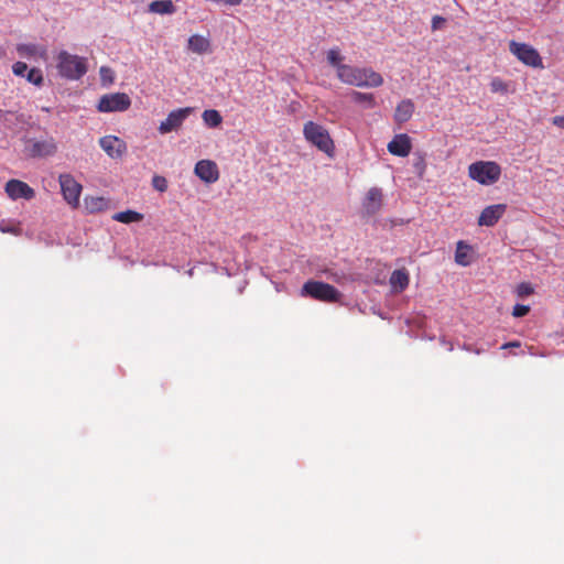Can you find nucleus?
Instances as JSON below:
<instances>
[{
  "instance_id": "nucleus-9",
  "label": "nucleus",
  "mask_w": 564,
  "mask_h": 564,
  "mask_svg": "<svg viewBox=\"0 0 564 564\" xmlns=\"http://www.w3.org/2000/svg\"><path fill=\"white\" fill-rule=\"evenodd\" d=\"M191 112L192 108L189 107L178 108L176 110L171 111L167 115L166 119L160 123L158 128L159 132L161 134H166L172 131L178 130L182 127L185 119L191 115Z\"/></svg>"
},
{
  "instance_id": "nucleus-33",
  "label": "nucleus",
  "mask_w": 564,
  "mask_h": 564,
  "mask_svg": "<svg viewBox=\"0 0 564 564\" xmlns=\"http://www.w3.org/2000/svg\"><path fill=\"white\" fill-rule=\"evenodd\" d=\"M99 74L104 84H111L113 82V72L110 67L101 66Z\"/></svg>"
},
{
  "instance_id": "nucleus-15",
  "label": "nucleus",
  "mask_w": 564,
  "mask_h": 564,
  "mask_svg": "<svg viewBox=\"0 0 564 564\" xmlns=\"http://www.w3.org/2000/svg\"><path fill=\"white\" fill-rule=\"evenodd\" d=\"M506 209L507 206L505 204H496L486 207L478 218V225L487 227L496 225L503 216Z\"/></svg>"
},
{
  "instance_id": "nucleus-26",
  "label": "nucleus",
  "mask_w": 564,
  "mask_h": 564,
  "mask_svg": "<svg viewBox=\"0 0 564 564\" xmlns=\"http://www.w3.org/2000/svg\"><path fill=\"white\" fill-rule=\"evenodd\" d=\"M112 219L122 224H130L141 221L143 219V215L134 210H126L116 213L112 216Z\"/></svg>"
},
{
  "instance_id": "nucleus-11",
  "label": "nucleus",
  "mask_w": 564,
  "mask_h": 564,
  "mask_svg": "<svg viewBox=\"0 0 564 564\" xmlns=\"http://www.w3.org/2000/svg\"><path fill=\"white\" fill-rule=\"evenodd\" d=\"M26 150L29 155L32 158H46L52 156L57 152V144L53 138L31 140Z\"/></svg>"
},
{
  "instance_id": "nucleus-37",
  "label": "nucleus",
  "mask_w": 564,
  "mask_h": 564,
  "mask_svg": "<svg viewBox=\"0 0 564 564\" xmlns=\"http://www.w3.org/2000/svg\"><path fill=\"white\" fill-rule=\"evenodd\" d=\"M213 2L218 4H225L229 7H237L242 3V0H213Z\"/></svg>"
},
{
  "instance_id": "nucleus-38",
  "label": "nucleus",
  "mask_w": 564,
  "mask_h": 564,
  "mask_svg": "<svg viewBox=\"0 0 564 564\" xmlns=\"http://www.w3.org/2000/svg\"><path fill=\"white\" fill-rule=\"evenodd\" d=\"M445 22V19L440 17V15H435L433 17L432 19V29L433 30H437L440 28L441 24H443Z\"/></svg>"
},
{
  "instance_id": "nucleus-17",
  "label": "nucleus",
  "mask_w": 564,
  "mask_h": 564,
  "mask_svg": "<svg viewBox=\"0 0 564 564\" xmlns=\"http://www.w3.org/2000/svg\"><path fill=\"white\" fill-rule=\"evenodd\" d=\"M17 52L20 56L31 58L39 57L42 59L47 58V50L45 46L29 43V44H18Z\"/></svg>"
},
{
  "instance_id": "nucleus-18",
  "label": "nucleus",
  "mask_w": 564,
  "mask_h": 564,
  "mask_svg": "<svg viewBox=\"0 0 564 564\" xmlns=\"http://www.w3.org/2000/svg\"><path fill=\"white\" fill-rule=\"evenodd\" d=\"M84 207L89 214L101 213L109 209L110 200L104 196H86Z\"/></svg>"
},
{
  "instance_id": "nucleus-13",
  "label": "nucleus",
  "mask_w": 564,
  "mask_h": 564,
  "mask_svg": "<svg viewBox=\"0 0 564 564\" xmlns=\"http://www.w3.org/2000/svg\"><path fill=\"white\" fill-rule=\"evenodd\" d=\"M194 172L205 183H215L219 178L217 164L210 160H200L196 163Z\"/></svg>"
},
{
  "instance_id": "nucleus-40",
  "label": "nucleus",
  "mask_w": 564,
  "mask_h": 564,
  "mask_svg": "<svg viewBox=\"0 0 564 564\" xmlns=\"http://www.w3.org/2000/svg\"><path fill=\"white\" fill-rule=\"evenodd\" d=\"M520 341H509V343H506L501 346V349H507V348H511V347H520Z\"/></svg>"
},
{
  "instance_id": "nucleus-10",
  "label": "nucleus",
  "mask_w": 564,
  "mask_h": 564,
  "mask_svg": "<svg viewBox=\"0 0 564 564\" xmlns=\"http://www.w3.org/2000/svg\"><path fill=\"white\" fill-rule=\"evenodd\" d=\"M4 192L12 200L20 198L31 200L35 197V191L28 183L17 178L9 180L6 183Z\"/></svg>"
},
{
  "instance_id": "nucleus-22",
  "label": "nucleus",
  "mask_w": 564,
  "mask_h": 564,
  "mask_svg": "<svg viewBox=\"0 0 564 564\" xmlns=\"http://www.w3.org/2000/svg\"><path fill=\"white\" fill-rule=\"evenodd\" d=\"M328 64L336 69V76L339 78L340 67H348V64H344V56L338 47L328 50L326 55Z\"/></svg>"
},
{
  "instance_id": "nucleus-12",
  "label": "nucleus",
  "mask_w": 564,
  "mask_h": 564,
  "mask_svg": "<svg viewBox=\"0 0 564 564\" xmlns=\"http://www.w3.org/2000/svg\"><path fill=\"white\" fill-rule=\"evenodd\" d=\"M383 205L382 189L379 187H371L367 192L362 202V213L366 216H373L380 212Z\"/></svg>"
},
{
  "instance_id": "nucleus-34",
  "label": "nucleus",
  "mask_w": 564,
  "mask_h": 564,
  "mask_svg": "<svg viewBox=\"0 0 564 564\" xmlns=\"http://www.w3.org/2000/svg\"><path fill=\"white\" fill-rule=\"evenodd\" d=\"M152 185L159 192H165L167 189V181L163 176L155 175L152 178Z\"/></svg>"
},
{
  "instance_id": "nucleus-4",
  "label": "nucleus",
  "mask_w": 564,
  "mask_h": 564,
  "mask_svg": "<svg viewBox=\"0 0 564 564\" xmlns=\"http://www.w3.org/2000/svg\"><path fill=\"white\" fill-rule=\"evenodd\" d=\"M301 296L326 303H336L340 301L341 293L328 283L308 280L301 289Z\"/></svg>"
},
{
  "instance_id": "nucleus-21",
  "label": "nucleus",
  "mask_w": 564,
  "mask_h": 564,
  "mask_svg": "<svg viewBox=\"0 0 564 564\" xmlns=\"http://www.w3.org/2000/svg\"><path fill=\"white\" fill-rule=\"evenodd\" d=\"M149 11L158 14H173L176 8L172 0H155L149 4Z\"/></svg>"
},
{
  "instance_id": "nucleus-42",
  "label": "nucleus",
  "mask_w": 564,
  "mask_h": 564,
  "mask_svg": "<svg viewBox=\"0 0 564 564\" xmlns=\"http://www.w3.org/2000/svg\"><path fill=\"white\" fill-rule=\"evenodd\" d=\"M4 111L0 109V120L4 117Z\"/></svg>"
},
{
  "instance_id": "nucleus-23",
  "label": "nucleus",
  "mask_w": 564,
  "mask_h": 564,
  "mask_svg": "<svg viewBox=\"0 0 564 564\" xmlns=\"http://www.w3.org/2000/svg\"><path fill=\"white\" fill-rule=\"evenodd\" d=\"M209 41L198 34L192 35L188 39V50L197 54L206 53L209 50Z\"/></svg>"
},
{
  "instance_id": "nucleus-16",
  "label": "nucleus",
  "mask_w": 564,
  "mask_h": 564,
  "mask_svg": "<svg viewBox=\"0 0 564 564\" xmlns=\"http://www.w3.org/2000/svg\"><path fill=\"white\" fill-rule=\"evenodd\" d=\"M412 144L411 139L408 134H397L389 143L388 151L397 156H408L411 152Z\"/></svg>"
},
{
  "instance_id": "nucleus-27",
  "label": "nucleus",
  "mask_w": 564,
  "mask_h": 564,
  "mask_svg": "<svg viewBox=\"0 0 564 564\" xmlns=\"http://www.w3.org/2000/svg\"><path fill=\"white\" fill-rule=\"evenodd\" d=\"M202 118L206 126L216 128L223 122V117L218 110L207 109L203 112Z\"/></svg>"
},
{
  "instance_id": "nucleus-29",
  "label": "nucleus",
  "mask_w": 564,
  "mask_h": 564,
  "mask_svg": "<svg viewBox=\"0 0 564 564\" xmlns=\"http://www.w3.org/2000/svg\"><path fill=\"white\" fill-rule=\"evenodd\" d=\"M490 89L492 93L507 94L508 93V84L503 82L499 77H495L490 82Z\"/></svg>"
},
{
  "instance_id": "nucleus-7",
  "label": "nucleus",
  "mask_w": 564,
  "mask_h": 564,
  "mask_svg": "<svg viewBox=\"0 0 564 564\" xmlns=\"http://www.w3.org/2000/svg\"><path fill=\"white\" fill-rule=\"evenodd\" d=\"M58 183L61 186L62 195L66 203L72 208H78L79 197L83 191L82 184L78 183L69 173L59 174Z\"/></svg>"
},
{
  "instance_id": "nucleus-5",
  "label": "nucleus",
  "mask_w": 564,
  "mask_h": 564,
  "mask_svg": "<svg viewBox=\"0 0 564 564\" xmlns=\"http://www.w3.org/2000/svg\"><path fill=\"white\" fill-rule=\"evenodd\" d=\"M468 176L481 185H492L499 181L501 167L495 161H477L468 166Z\"/></svg>"
},
{
  "instance_id": "nucleus-2",
  "label": "nucleus",
  "mask_w": 564,
  "mask_h": 564,
  "mask_svg": "<svg viewBox=\"0 0 564 564\" xmlns=\"http://www.w3.org/2000/svg\"><path fill=\"white\" fill-rule=\"evenodd\" d=\"M303 134L305 140L319 151L324 152L329 158L334 155L335 143L326 128L314 121H307L304 123Z\"/></svg>"
},
{
  "instance_id": "nucleus-8",
  "label": "nucleus",
  "mask_w": 564,
  "mask_h": 564,
  "mask_svg": "<svg viewBox=\"0 0 564 564\" xmlns=\"http://www.w3.org/2000/svg\"><path fill=\"white\" fill-rule=\"evenodd\" d=\"M131 106V99L126 93L106 94L100 97L97 109L100 112L126 111Z\"/></svg>"
},
{
  "instance_id": "nucleus-35",
  "label": "nucleus",
  "mask_w": 564,
  "mask_h": 564,
  "mask_svg": "<svg viewBox=\"0 0 564 564\" xmlns=\"http://www.w3.org/2000/svg\"><path fill=\"white\" fill-rule=\"evenodd\" d=\"M530 312V306L523 304H516L512 310V316L523 317Z\"/></svg>"
},
{
  "instance_id": "nucleus-31",
  "label": "nucleus",
  "mask_w": 564,
  "mask_h": 564,
  "mask_svg": "<svg viewBox=\"0 0 564 564\" xmlns=\"http://www.w3.org/2000/svg\"><path fill=\"white\" fill-rule=\"evenodd\" d=\"M26 79H28V82L34 84L35 86H41L43 84V74H42L41 69L31 68L28 72Z\"/></svg>"
},
{
  "instance_id": "nucleus-14",
  "label": "nucleus",
  "mask_w": 564,
  "mask_h": 564,
  "mask_svg": "<svg viewBox=\"0 0 564 564\" xmlns=\"http://www.w3.org/2000/svg\"><path fill=\"white\" fill-rule=\"evenodd\" d=\"M99 145L112 159L121 158L127 151L124 141L115 135L100 138Z\"/></svg>"
},
{
  "instance_id": "nucleus-25",
  "label": "nucleus",
  "mask_w": 564,
  "mask_h": 564,
  "mask_svg": "<svg viewBox=\"0 0 564 564\" xmlns=\"http://www.w3.org/2000/svg\"><path fill=\"white\" fill-rule=\"evenodd\" d=\"M350 97L352 101L357 104H365L367 108H375L377 105L375 95L371 93L352 90Z\"/></svg>"
},
{
  "instance_id": "nucleus-30",
  "label": "nucleus",
  "mask_w": 564,
  "mask_h": 564,
  "mask_svg": "<svg viewBox=\"0 0 564 564\" xmlns=\"http://www.w3.org/2000/svg\"><path fill=\"white\" fill-rule=\"evenodd\" d=\"M533 293H534V289L528 282H521L520 284L517 285L516 294L518 297L523 299V297L532 295Z\"/></svg>"
},
{
  "instance_id": "nucleus-6",
  "label": "nucleus",
  "mask_w": 564,
  "mask_h": 564,
  "mask_svg": "<svg viewBox=\"0 0 564 564\" xmlns=\"http://www.w3.org/2000/svg\"><path fill=\"white\" fill-rule=\"evenodd\" d=\"M509 51L524 65L533 68H543L542 57L533 46L527 43L510 41Z\"/></svg>"
},
{
  "instance_id": "nucleus-19",
  "label": "nucleus",
  "mask_w": 564,
  "mask_h": 564,
  "mask_svg": "<svg viewBox=\"0 0 564 564\" xmlns=\"http://www.w3.org/2000/svg\"><path fill=\"white\" fill-rule=\"evenodd\" d=\"M414 104L411 99H403L400 101L394 111V121L404 123L409 121L414 112Z\"/></svg>"
},
{
  "instance_id": "nucleus-41",
  "label": "nucleus",
  "mask_w": 564,
  "mask_h": 564,
  "mask_svg": "<svg viewBox=\"0 0 564 564\" xmlns=\"http://www.w3.org/2000/svg\"><path fill=\"white\" fill-rule=\"evenodd\" d=\"M6 52L2 47H0V58H2L4 56Z\"/></svg>"
},
{
  "instance_id": "nucleus-32",
  "label": "nucleus",
  "mask_w": 564,
  "mask_h": 564,
  "mask_svg": "<svg viewBox=\"0 0 564 564\" xmlns=\"http://www.w3.org/2000/svg\"><path fill=\"white\" fill-rule=\"evenodd\" d=\"M413 169L420 177L424 175L426 170V163L423 155L419 154L416 156L415 161L413 162Z\"/></svg>"
},
{
  "instance_id": "nucleus-20",
  "label": "nucleus",
  "mask_w": 564,
  "mask_h": 564,
  "mask_svg": "<svg viewBox=\"0 0 564 564\" xmlns=\"http://www.w3.org/2000/svg\"><path fill=\"white\" fill-rule=\"evenodd\" d=\"M409 273L405 269L394 270L390 276L391 288L395 292L404 291L409 285Z\"/></svg>"
},
{
  "instance_id": "nucleus-24",
  "label": "nucleus",
  "mask_w": 564,
  "mask_h": 564,
  "mask_svg": "<svg viewBox=\"0 0 564 564\" xmlns=\"http://www.w3.org/2000/svg\"><path fill=\"white\" fill-rule=\"evenodd\" d=\"M469 251H470V247L467 243H465L462 240L458 241L456 251H455L456 263H458L463 267L470 264Z\"/></svg>"
},
{
  "instance_id": "nucleus-3",
  "label": "nucleus",
  "mask_w": 564,
  "mask_h": 564,
  "mask_svg": "<svg viewBox=\"0 0 564 564\" xmlns=\"http://www.w3.org/2000/svg\"><path fill=\"white\" fill-rule=\"evenodd\" d=\"M58 74L70 80H77L87 73L86 58L61 51L56 64Z\"/></svg>"
},
{
  "instance_id": "nucleus-39",
  "label": "nucleus",
  "mask_w": 564,
  "mask_h": 564,
  "mask_svg": "<svg viewBox=\"0 0 564 564\" xmlns=\"http://www.w3.org/2000/svg\"><path fill=\"white\" fill-rule=\"evenodd\" d=\"M552 121L556 127L564 129V116H555Z\"/></svg>"
},
{
  "instance_id": "nucleus-1",
  "label": "nucleus",
  "mask_w": 564,
  "mask_h": 564,
  "mask_svg": "<svg viewBox=\"0 0 564 564\" xmlns=\"http://www.w3.org/2000/svg\"><path fill=\"white\" fill-rule=\"evenodd\" d=\"M341 83L360 88H377L383 85V77L371 67H358L348 65L340 67L339 78Z\"/></svg>"
},
{
  "instance_id": "nucleus-28",
  "label": "nucleus",
  "mask_w": 564,
  "mask_h": 564,
  "mask_svg": "<svg viewBox=\"0 0 564 564\" xmlns=\"http://www.w3.org/2000/svg\"><path fill=\"white\" fill-rule=\"evenodd\" d=\"M0 231L3 234H12L19 236L21 235L22 229L19 224H13L3 219L0 221Z\"/></svg>"
},
{
  "instance_id": "nucleus-36",
  "label": "nucleus",
  "mask_w": 564,
  "mask_h": 564,
  "mask_svg": "<svg viewBox=\"0 0 564 564\" xmlns=\"http://www.w3.org/2000/svg\"><path fill=\"white\" fill-rule=\"evenodd\" d=\"M28 70V65L23 62H15L12 66V72L17 76H24V73Z\"/></svg>"
}]
</instances>
